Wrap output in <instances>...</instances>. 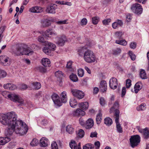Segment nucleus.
<instances>
[{"mask_svg": "<svg viewBox=\"0 0 149 149\" xmlns=\"http://www.w3.org/2000/svg\"><path fill=\"white\" fill-rule=\"evenodd\" d=\"M94 146L91 144L88 143L86 144L83 148V149H93Z\"/></svg>", "mask_w": 149, "mask_h": 149, "instance_id": "47", "label": "nucleus"}, {"mask_svg": "<svg viewBox=\"0 0 149 149\" xmlns=\"http://www.w3.org/2000/svg\"><path fill=\"white\" fill-rule=\"evenodd\" d=\"M69 145L72 149H78L77 144L75 141H71Z\"/></svg>", "mask_w": 149, "mask_h": 149, "instance_id": "37", "label": "nucleus"}, {"mask_svg": "<svg viewBox=\"0 0 149 149\" xmlns=\"http://www.w3.org/2000/svg\"><path fill=\"white\" fill-rule=\"evenodd\" d=\"M41 26L45 28L48 27L51 25V22L48 19L42 20L41 22Z\"/></svg>", "mask_w": 149, "mask_h": 149, "instance_id": "19", "label": "nucleus"}, {"mask_svg": "<svg viewBox=\"0 0 149 149\" xmlns=\"http://www.w3.org/2000/svg\"><path fill=\"white\" fill-rule=\"evenodd\" d=\"M2 95L5 97L9 99L14 102H17L21 104H24V100L15 93L10 94L7 91H4L2 93Z\"/></svg>", "mask_w": 149, "mask_h": 149, "instance_id": "4", "label": "nucleus"}, {"mask_svg": "<svg viewBox=\"0 0 149 149\" xmlns=\"http://www.w3.org/2000/svg\"><path fill=\"white\" fill-rule=\"evenodd\" d=\"M73 115L74 116H84L85 115L84 111L80 109H77L75 111L73 112Z\"/></svg>", "mask_w": 149, "mask_h": 149, "instance_id": "20", "label": "nucleus"}, {"mask_svg": "<svg viewBox=\"0 0 149 149\" xmlns=\"http://www.w3.org/2000/svg\"><path fill=\"white\" fill-rule=\"evenodd\" d=\"M68 19L64 20L62 21H59L56 22L57 24H68L67 21Z\"/></svg>", "mask_w": 149, "mask_h": 149, "instance_id": "57", "label": "nucleus"}, {"mask_svg": "<svg viewBox=\"0 0 149 149\" xmlns=\"http://www.w3.org/2000/svg\"><path fill=\"white\" fill-rule=\"evenodd\" d=\"M139 132L142 133L145 138L147 139L149 137V129L146 128L143 130L139 129Z\"/></svg>", "mask_w": 149, "mask_h": 149, "instance_id": "16", "label": "nucleus"}, {"mask_svg": "<svg viewBox=\"0 0 149 149\" xmlns=\"http://www.w3.org/2000/svg\"><path fill=\"white\" fill-rule=\"evenodd\" d=\"M56 43L60 46H63L66 40V38L65 35L57 37L56 38Z\"/></svg>", "mask_w": 149, "mask_h": 149, "instance_id": "10", "label": "nucleus"}, {"mask_svg": "<svg viewBox=\"0 0 149 149\" xmlns=\"http://www.w3.org/2000/svg\"><path fill=\"white\" fill-rule=\"evenodd\" d=\"M84 74V70L81 69H80L78 70V75L79 77H82Z\"/></svg>", "mask_w": 149, "mask_h": 149, "instance_id": "50", "label": "nucleus"}, {"mask_svg": "<svg viewBox=\"0 0 149 149\" xmlns=\"http://www.w3.org/2000/svg\"><path fill=\"white\" fill-rule=\"evenodd\" d=\"M45 37H49L50 36H56L57 33L54 31H52L51 29H48L42 33Z\"/></svg>", "mask_w": 149, "mask_h": 149, "instance_id": "14", "label": "nucleus"}, {"mask_svg": "<svg viewBox=\"0 0 149 149\" xmlns=\"http://www.w3.org/2000/svg\"><path fill=\"white\" fill-rule=\"evenodd\" d=\"M97 133L96 132H92L90 134V136L91 137H97Z\"/></svg>", "mask_w": 149, "mask_h": 149, "instance_id": "63", "label": "nucleus"}, {"mask_svg": "<svg viewBox=\"0 0 149 149\" xmlns=\"http://www.w3.org/2000/svg\"><path fill=\"white\" fill-rule=\"evenodd\" d=\"M43 51L46 54H49L50 53L51 50L50 49L47 47V46L45 45L42 49Z\"/></svg>", "mask_w": 149, "mask_h": 149, "instance_id": "44", "label": "nucleus"}, {"mask_svg": "<svg viewBox=\"0 0 149 149\" xmlns=\"http://www.w3.org/2000/svg\"><path fill=\"white\" fill-rule=\"evenodd\" d=\"M104 123L107 126H109L112 124L113 122L111 119L108 117L106 118L104 120Z\"/></svg>", "mask_w": 149, "mask_h": 149, "instance_id": "33", "label": "nucleus"}, {"mask_svg": "<svg viewBox=\"0 0 149 149\" xmlns=\"http://www.w3.org/2000/svg\"><path fill=\"white\" fill-rule=\"evenodd\" d=\"M146 109V105L144 103H142L139 106L136 107V109L138 111H143Z\"/></svg>", "mask_w": 149, "mask_h": 149, "instance_id": "40", "label": "nucleus"}, {"mask_svg": "<svg viewBox=\"0 0 149 149\" xmlns=\"http://www.w3.org/2000/svg\"><path fill=\"white\" fill-rule=\"evenodd\" d=\"M33 52L28 50L26 45L24 44H21L17 45L15 49L12 51V54L15 56H19L24 54L29 55L33 54Z\"/></svg>", "mask_w": 149, "mask_h": 149, "instance_id": "2", "label": "nucleus"}, {"mask_svg": "<svg viewBox=\"0 0 149 149\" xmlns=\"http://www.w3.org/2000/svg\"><path fill=\"white\" fill-rule=\"evenodd\" d=\"M111 19H106L102 21V23L104 24H108V23L111 22Z\"/></svg>", "mask_w": 149, "mask_h": 149, "instance_id": "60", "label": "nucleus"}, {"mask_svg": "<svg viewBox=\"0 0 149 149\" xmlns=\"http://www.w3.org/2000/svg\"><path fill=\"white\" fill-rule=\"evenodd\" d=\"M130 145L132 148L137 146L140 141V137L139 135L132 136L130 139Z\"/></svg>", "mask_w": 149, "mask_h": 149, "instance_id": "7", "label": "nucleus"}, {"mask_svg": "<svg viewBox=\"0 0 149 149\" xmlns=\"http://www.w3.org/2000/svg\"><path fill=\"white\" fill-rule=\"evenodd\" d=\"M83 58L86 62L89 63L94 62L96 60V58L93 52L88 49L84 52Z\"/></svg>", "mask_w": 149, "mask_h": 149, "instance_id": "5", "label": "nucleus"}, {"mask_svg": "<svg viewBox=\"0 0 149 149\" xmlns=\"http://www.w3.org/2000/svg\"><path fill=\"white\" fill-rule=\"evenodd\" d=\"M71 92L74 96L79 99L83 98L84 96V94L82 91L78 90H72Z\"/></svg>", "mask_w": 149, "mask_h": 149, "instance_id": "9", "label": "nucleus"}, {"mask_svg": "<svg viewBox=\"0 0 149 149\" xmlns=\"http://www.w3.org/2000/svg\"><path fill=\"white\" fill-rule=\"evenodd\" d=\"M56 8V4H51L47 7L46 11L48 13L55 14L56 13L55 10Z\"/></svg>", "mask_w": 149, "mask_h": 149, "instance_id": "11", "label": "nucleus"}, {"mask_svg": "<svg viewBox=\"0 0 149 149\" xmlns=\"http://www.w3.org/2000/svg\"><path fill=\"white\" fill-rule=\"evenodd\" d=\"M7 75L6 72L4 70H0V77H1L2 78L5 77Z\"/></svg>", "mask_w": 149, "mask_h": 149, "instance_id": "56", "label": "nucleus"}, {"mask_svg": "<svg viewBox=\"0 0 149 149\" xmlns=\"http://www.w3.org/2000/svg\"><path fill=\"white\" fill-rule=\"evenodd\" d=\"M55 75L57 77H60L63 76V73L61 71L58 70L55 72Z\"/></svg>", "mask_w": 149, "mask_h": 149, "instance_id": "52", "label": "nucleus"}, {"mask_svg": "<svg viewBox=\"0 0 149 149\" xmlns=\"http://www.w3.org/2000/svg\"><path fill=\"white\" fill-rule=\"evenodd\" d=\"M119 107V106L118 102V101L116 102L114 104L113 106L110 109V113H111L115 109H116L115 110V111L116 110H118L117 109ZM115 113V112L114 113Z\"/></svg>", "mask_w": 149, "mask_h": 149, "instance_id": "36", "label": "nucleus"}, {"mask_svg": "<svg viewBox=\"0 0 149 149\" xmlns=\"http://www.w3.org/2000/svg\"><path fill=\"white\" fill-rule=\"evenodd\" d=\"M87 49V47L86 46H84L83 47L79 49L78 50V54L80 56L83 57L84 54V52L86 51Z\"/></svg>", "mask_w": 149, "mask_h": 149, "instance_id": "31", "label": "nucleus"}, {"mask_svg": "<svg viewBox=\"0 0 149 149\" xmlns=\"http://www.w3.org/2000/svg\"><path fill=\"white\" fill-rule=\"evenodd\" d=\"M94 125V122L91 118L88 119L86 122L85 127L86 129L91 128Z\"/></svg>", "mask_w": 149, "mask_h": 149, "instance_id": "24", "label": "nucleus"}, {"mask_svg": "<svg viewBox=\"0 0 149 149\" xmlns=\"http://www.w3.org/2000/svg\"><path fill=\"white\" fill-rule=\"evenodd\" d=\"M51 97L55 104L58 106H61V102L60 100L58 94L53 93Z\"/></svg>", "mask_w": 149, "mask_h": 149, "instance_id": "12", "label": "nucleus"}, {"mask_svg": "<svg viewBox=\"0 0 149 149\" xmlns=\"http://www.w3.org/2000/svg\"><path fill=\"white\" fill-rule=\"evenodd\" d=\"M48 139L45 137H42L40 140V146L41 147H46L48 146Z\"/></svg>", "mask_w": 149, "mask_h": 149, "instance_id": "22", "label": "nucleus"}, {"mask_svg": "<svg viewBox=\"0 0 149 149\" xmlns=\"http://www.w3.org/2000/svg\"><path fill=\"white\" fill-rule=\"evenodd\" d=\"M131 9L134 13L138 15L141 14L143 10L141 5L137 3L133 4L131 7Z\"/></svg>", "mask_w": 149, "mask_h": 149, "instance_id": "8", "label": "nucleus"}, {"mask_svg": "<svg viewBox=\"0 0 149 149\" xmlns=\"http://www.w3.org/2000/svg\"><path fill=\"white\" fill-rule=\"evenodd\" d=\"M140 84H141V83L138 82L136 83L135 85L134 89L135 92L136 93H137L138 91L140 90L141 88Z\"/></svg>", "mask_w": 149, "mask_h": 149, "instance_id": "34", "label": "nucleus"}, {"mask_svg": "<svg viewBox=\"0 0 149 149\" xmlns=\"http://www.w3.org/2000/svg\"><path fill=\"white\" fill-rule=\"evenodd\" d=\"M92 22L94 25L97 24L99 21V18L98 17H94L92 18Z\"/></svg>", "mask_w": 149, "mask_h": 149, "instance_id": "45", "label": "nucleus"}, {"mask_svg": "<svg viewBox=\"0 0 149 149\" xmlns=\"http://www.w3.org/2000/svg\"><path fill=\"white\" fill-rule=\"evenodd\" d=\"M102 113L100 110L99 111V113L97 114L96 118V123L97 124L99 125L101 123L102 120Z\"/></svg>", "mask_w": 149, "mask_h": 149, "instance_id": "32", "label": "nucleus"}, {"mask_svg": "<svg viewBox=\"0 0 149 149\" xmlns=\"http://www.w3.org/2000/svg\"><path fill=\"white\" fill-rule=\"evenodd\" d=\"M120 111L119 110H116L114 114V118L115 119V122L116 124V127L117 132L119 133L123 132V129L120 124L119 122V119Z\"/></svg>", "mask_w": 149, "mask_h": 149, "instance_id": "6", "label": "nucleus"}, {"mask_svg": "<svg viewBox=\"0 0 149 149\" xmlns=\"http://www.w3.org/2000/svg\"><path fill=\"white\" fill-rule=\"evenodd\" d=\"M70 79L74 82H76L78 81V79L76 74H72L70 76Z\"/></svg>", "mask_w": 149, "mask_h": 149, "instance_id": "42", "label": "nucleus"}, {"mask_svg": "<svg viewBox=\"0 0 149 149\" xmlns=\"http://www.w3.org/2000/svg\"><path fill=\"white\" fill-rule=\"evenodd\" d=\"M9 58L5 55H2L0 56V63L3 65H6Z\"/></svg>", "mask_w": 149, "mask_h": 149, "instance_id": "18", "label": "nucleus"}, {"mask_svg": "<svg viewBox=\"0 0 149 149\" xmlns=\"http://www.w3.org/2000/svg\"><path fill=\"white\" fill-rule=\"evenodd\" d=\"M126 88H129L131 85V81L130 79H127L126 80Z\"/></svg>", "mask_w": 149, "mask_h": 149, "instance_id": "54", "label": "nucleus"}, {"mask_svg": "<svg viewBox=\"0 0 149 149\" xmlns=\"http://www.w3.org/2000/svg\"><path fill=\"white\" fill-rule=\"evenodd\" d=\"M61 104L62 103H65L67 101L66 92L65 91L61 93Z\"/></svg>", "mask_w": 149, "mask_h": 149, "instance_id": "28", "label": "nucleus"}, {"mask_svg": "<svg viewBox=\"0 0 149 149\" xmlns=\"http://www.w3.org/2000/svg\"><path fill=\"white\" fill-rule=\"evenodd\" d=\"M41 84L40 83L38 82H34L32 83L29 86V88L31 89H38L41 87Z\"/></svg>", "mask_w": 149, "mask_h": 149, "instance_id": "15", "label": "nucleus"}, {"mask_svg": "<svg viewBox=\"0 0 149 149\" xmlns=\"http://www.w3.org/2000/svg\"><path fill=\"white\" fill-rule=\"evenodd\" d=\"M116 43L123 46H125L127 44V42L125 40H116Z\"/></svg>", "mask_w": 149, "mask_h": 149, "instance_id": "41", "label": "nucleus"}, {"mask_svg": "<svg viewBox=\"0 0 149 149\" xmlns=\"http://www.w3.org/2000/svg\"><path fill=\"white\" fill-rule=\"evenodd\" d=\"M66 131L70 134H72L74 131V129L71 125H68L66 127Z\"/></svg>", "mask_w": 149, "mask_h": 149, "instance_id": "39", "label": "nucleus"}, {"mask_svg": "<svg viewBox=\"0 0 149 149\" xmlns=\"http://www.w3.org/2000/svg\"><path fill=\"white\" fill-rule=\"evenodd\" d=\"M123 24L122 21L119 19H118L116 21L112 24V27L114 29H116L118 27L122 26Z\"/></svg>", "mask_w": 149, "mask_h": 149, "instance_id": "26", "label": "nucleus"}, {"mask_svg": "<svg viewBox=\"0 0 149 149\" xmlns=\"http://www.w3.org/2000/svg\"><path fill=\"white\" fill-rule=\"evenodd\" d=\"M45 44L46 46H47L51 51H54L55 49L56 46L53 43L47 41L45 42Z\"/></svg>", "mask_w": 149, "mask_h": 149, "instance_id": "30", "label": "nucleus"}, {"mask_svg": "<svg viewBox=\"0 0 149 149\" xmlns=\"http://www.w3.org/2000/svg\"><path fill=\"white\" fill-rule=\"evenodd\" d=\"M28 130V127L8 125V128L7 130V134L11 135L15 132L16 134L22 135L25 134L27 132Z\"/></svg>", "mask_w": 149, "mask_h": 149, "instance_id": "3", "label": "nucleus"}, {"mask_svg": "<svg viewBox=\"0 0 149 149\" xmlns=\"http://www.w3.org/2000/svg\"><path fill=\"white\" fill-rule=\"evenodd\" d=\"M129 54L130 57L132 60L134 61L135 59L136 56L131 51H129Z\"/></svg>", "mask_w": 149, "mask_h": 149, "instance_id": "53", "label": "nucleus"}, {"mask_svg": "<svg viewBox=\"0 0 149 149\" xmlns=\"http://www.w3.org/2000/svg\"><path fill=\"white\" fill-rule=\"evenodd\" d=\"M140 77L143 79H147V77L145 70H141L140 73Z\"/></svg>", "mask_w": 149, "mask_h": 149, "instance_id": "35", "label": "nucleus"}, {"mask_svg": "<svg viewBox=\"0 0 149 149\" xmlns=\"http://www.w3.org/2000/svg\"><path fill=\"white\" fill-rule=\"evenodd\" d=\"M38 142V139H34L31 142L30 145L32 146H35L37 145Z\"/></svg>", "mask_w": 149, "mask_h": 149, "instance_id": "49", "label": "nucleus"}, {"mask_svg": "<svg viewBox=\"0 0 149 149\" xmlns=\"http://www.w3.org/2000/svg\"><path fill=\"white\" fill-rule=\"evenodd\" d=\"M17 116L13 111L6 114L0 115V122L3 125L28 127L26 124L21 120H17Z\"/></svg>", "mask_w": 149, "mask_h": 149, "instance_id": "1", "label": "nucleus"}, {"mask_svg": "<svg viewBox=\"0 0 149 149\" xmlns=\"http://www.w3.org/2000/svg\"><path fill=\"white\" fill-rule=\"evenodd\" d=\"M100 104L102 106L105 104V101L103 97H101L100 98Z\"/></svg>", "mask_w": 149, "mask_h": 149, "instance_id": "61", "label": "nucleus"}, {"mask_svg": "<svg viewBox=\"0 0 149 149\" xmlns=\"http://www.w3.org/2000/svg\"><path fill=\"white\" fill-rule=\"evenodd\" d=\"M10 141V139L8 137H0V145H4Z\"/></svg>", "mask_w": 149, "mask_h": 149, "instance_id": "27", "label": "nucleus"}, {"mask_svg": "<svg viewBox=\"0 0 149 149\" xmlns=\"http://www.w3.org/2000/svg\"><path fill=\"white\" fill-rule=\"evenodd\" d=\"M121 50L120 48H117L114 49L112 51V54L115 55H118L121 53Z\"/></svg>", "mask_w": 149, "mask_h": 149, "instance_id": "43", "label": "nucleus"}, {"mask_svg": "<svg viewBox=\"0 0 149 149\" xmlns=\"http://www.w3.org/2000/svg\"><path fill=\"white\" fill-rule=\"evenodd\" d=\"M72 62L71 61H68L67 64L66 68L68 69H70L72 68Z\"/></svg>", "mask_w": 149, "mask_h": 149, "instance_id": "59", "label": "nucleus"}, {"mask_svg": "<svg viewBox=\"0 0 149 149\" xmlns=\"http://www.w3.org/2000/svg\"><path fill=\"white\" fill-rule=\"evenodd\" d=\"M100 89L103 92H105L107 89V85L106 81L104 80L100 82Z\"/></svg>", "mask_w": 149, "mask_h": 149, "instance_id": "17", "label": "nucleus"}, {"mask_svg": "<svg viewBox=\"0 0 149 149\" xmlns=\"http://www.w3.org/2000/svg\"><path fill=\"white\" fill-rule=\"evenodd\" d=\"M4 88L6 89H8L10 90H13L17 88L16 85L13 84L11 83H8L4 84L3 85Z\"/></svg>", "mask_w": 149, "mask_h": 149, "instance_id": "21", "label": "nucleus"}, {"mask_svg": "<svg viewBox=\"0 0 149 149\" xmlns=\"http://www.w3.org/2000/svg\"><path fill=\"white\" fill-rule=\"evenodd\" d=\"M123 34V32L121 31H117L115 33V37L119 39L121 38Z\"/></svg>", "mask_w": 149, "mask_h": 149, "instance_id": "48", "label": "nucleus"}, {"mask_svg": "<svg viewBox=\"0 0 149 149\" xmlns=\"http://www.w3.org/2000/svg\"><path fill=\"white\" fill-rule=\"evenodd\" d=\"M29 11L32 13H39L42 11V9L40 7L35 6L30 8L29 9Z\"/></svg>", "mask_w": 149, "mask_h": 149, "instance_id": "25", "label": "nucleus"}, {"mask_svg": "<svg viewBox=\"0 0 149 149\" xmlns=\"http://www.w3.org/2000/svg\"><path fill=\"white\" fill-rule=\"evenodd\" d=\"M51 149H58V146L55 141L52 142L51 145Z\"/></svg>", "mask_w": 149, "mask_h": 149, "instance_id": "51", "label": "nucleus"}, {"mask_svg": "<svg viewBox=\"0 0 149 149\" xmlns=\"http://www.w3.org/2000/svg\"><path fill=\"white\" fill-rule=\"evenodd\" d=\"M69 103L70 106L73 108L75 107L77 104L76 100L74 98L70 99Z\"/></svg>", "mask_w": 149, "mask_h": 149, "instance_id": "38", "label": "nucleus"}, {"mask_svg": "<svg viewBox=\"0 0 149 149\" xmlns=\"http://www.w3.org/2000/svg\"><path fill=\"white\" fill-rule=\"evenodd\" d=\"M42 64L45 67H49L50 66V61L47 58H43L41 60Z\"/></svg>", "mask_w": 149, "mask_h": 149, "instance_id": "23", "label": "nucleus"}, {"mask_svg": "<svg viewBox=\"0 0 149 149\" xmlns=\"http://www.w3.org/2000/svg\"><path fill=\"white\" fill-rule=\"evenodd\" d=\"M79 107L83 109H87L89 106L88 103L87 102H81L78 104Z\"/></svg>", "mask_w": 149, "mask_h": 149, "instance_id": "29", "label": "nucleus"}, {"mask_svg": "<svg viewBox=\"0 0 149 149\" xmlns=\"http://www.w3.org/2000/svg\"><path fill=\"white\" fill-rule=\"evenodd\" d=\"M87 23V20L86 18H83L81 21V25H86Z\"/></svg>", "mask_w": 149, "mask_h": 149, "instance_id": "58", "label": "nucleus"}, {"mask_svg": "<svg viewBox=\"0 0 149 149\" xmlns=\"http://www.w3.org/2000/svg\"><path fill=\"white\" fill-rule=\"evenodd\" d=\"M109 86L110 88L113 89H116L118 85V81L115 78H112L109 81Z\"/></svg>", "mask_w": 149, "mask_h": 149, "instance_id": "13", "label": "nucleus"}, {"mask_svg": "<svg viewBox=\"0 0 149 149\" xmlns=\"http://www.w3.org/2000/svg\"><path fill=\"white\" fill-rule=\"evenodd\" d=\"M43 35L42 34V35L39 36L38 38V40L40 42H46L45 41L44 38H43Z\"/></svg>", "mask_w": 149, "mask_h": 149, "instance_id": "55", "label": "nucleus"}, {"mask_svg": "<svg viewBox=\"0 0 149 149\" xmlns=\"http://www.w3.org/2000/svg\"><path fill=\"white\" fill-rule=\"evenodd\" d=\"M84 134V131L80 129L79 130L77 134V136L79 138H82Z\"/></svg>", "mask_w": 149, "mask_h": 149, "instance_id": "46", "label": "nucleus"}, {"mask_svg": "<svg viewBox=\"0 0 149 149\" xmlns=\"http://www.w3.org/2000/svg\"><path fill=\"white\" fill-rule=\"evenodd\" d=\"M136 43L135 42H131L130 45V47L132 49H134L136 47Z\"/></svg>", "mask_w": 149, "mask_h": 149, "instance_id": "62", "label": "nucleus"}, {"mask_svg": "<svg viewBox=\"0 0 149 149\" xmlns=\"http://www.w3.org/2000/svg\"><path fill=\"white\" fill-rule=\"evenodd\" d=\"M93 45V41H89L88 42H87L86 44V45L85 46H86L88 48L89 47H90L92 46Z\"/></svg>", "mask_w": 149, "mask_h": 149, "instance_id": "64", "label": "nucleus"}]
</instances>
